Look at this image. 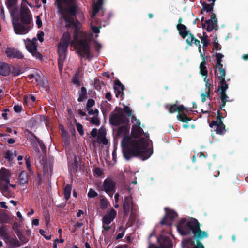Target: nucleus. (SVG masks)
<instances>
[{"instance_id":"1","label":"nucleus","mask_w":248,"mask_h":248,"mask_svg":"<svg viewBox=\"0 0 248 248\" xmlns=\"http://www.w3.org/2000/svg\"><path fill=\"white\" fill-rule=\"evenodd\" d=\"M56 5L59 13L65 22L66 26H73L75 28L74 39L71 45L76 52L83 57L89 58L90 47L87 36L81 30V24L75 20L76 6L75 0H56Z\"/></svg>"},{"instance_id":"2","label":"nucleus","mask_w":248,"mask_h":248,"mask_svg":"<svg viewBox=\"0 0 248 248\" xmlns=\"http://www.w3.org/2000/svg\"><path fill=\"white\" fill-rule=\"evenodd\" d=\"M128 118H131L134 125L132 128V136H125L121 141L124 156L127 160L132 156H139L143 160L147 159L153 153L152 150L147 148L151 141L149 135L142 132L139 120L131 115Z\"/></svg>"},{"instance_id":"3","label":"nucleus","mask_w":248,"mask_h":248,"mask_svg":"<svg viewBox=\"0 0 248 248\" xmlns=\"http://www.w3.org/2000/svg\"><path fill=\"white\" fill-rule=\"evenodd\" d=\"M200 224L195 218L182 219L177 225V229L182 235H187L192 232L196 238L203 239L208 237L207 232L200 228Z\"/></svg>"},{"instance_id":"4","label":"nucleus","mask_w":248,"mask_h":248,"mask_svg":"<svg viewBox=\"0 0 248 248\" xmlns=\"http://www.w3.org/2000/svg\"><path fill=\"white\" fill-rule=\"evenodd\" d=\"M21 21L22 23H17L15 19L12 20L14 31L17 34H25L30 31L29 25L31 22V13L27 7H23L21 12Z\"/></svg>"},{"instance_id":"5","label":"nucleus","mask_w":248,"mask_h":248,"mask_svg":"<svg viewBox=\"0 0 248 248\" xmlns=\"http://www.w3.org/2000/svg\"><path fill=\"white\" fill-rule=\"evenodd\" d=\"M70 42V34L68 32H64L58 46V66L60 71L62 70L63 62L66 56V51Z\"/></svg>"},{"instance_id":"6","label":"nucleus","mask_w":248,"mask_h":248,"mask_svg":"<svg viewBox=\"0 0 248 248\" xmlns=\"http://www.w3.org/2000/svg\"><path fill=\"white\" fill-rule=\"evenodd\" d=\"M131 115V109H120L110 116V122L114 125H118L124 124L127 120L128 117H130Z\"/></svg>"},{"instance_id":"7","label":"nucleus","mask_w":248,"mask_h":248,"mask_svg":"<svg viewBox=\"0 0 248 248\" xmlns=\"http://www.w3.org/2000/svg\"><path fill=\"white\" fill-rule=\"evenodd\" d=\"M30 79L35 78L36 82L40 87L46 91L49 89L48 81L45 77H44L41 71L39 70H35L33 73L28 76Z\"/></svg>"},{"instance_id":"8","label":"nucleus","mask_w":248,"mask_h":248,"mask_svg":"<svg viewBox=\"0 0 248 248\" xmlns=\"http://www.w3.org/2000/svg\"><path fill=\"white\" fill-rule=\"evenodd\" d=\"M24 42L26 48L32 56L36 59H40L41 55L37 50V39H27L24 40Z\"/></svg>"},{"instance_id":"9","label":"nucleus","mask_w":248,"mask_h":248,"mask_svg":"<svg viewBox=\"0 0 248 248\" xmlns=\"http://www.w3.org/2000/svg\"><path fill=\"white\" fill-rule=\"evenodd\" d=\"M10 176V172L7 169L2 168L0 170V186L4 195H6L9 188Z\"/></svg>"},{"instance_id":"10","label":"nucleus","mask_w":248,"mask_h":248,"mask_svg":"<svg viewBox=\"0 0 248 248\" xmlns=\"http://www.w3.org/2000/svg\"><path fill=\"white\" fill-rule=\"evenodd\" d=\"M0 237H2L5 242L10 247L18 246L19 242L15 238L11 237L8 233V229L5 226L0 227Z\"/></svg>"},{"instance_id":"11","label":"nucleus","mask_w":248,"mask_h":248,"mask_svg":"<svg viewBox=\"0 0 248 248\" xmlns=\"http://www.w3.org/2000/svg\"><path fill=\"white\" fill-rule=\"evenodd\" d=\"M221 113L220 110L218 109L217 111V120L216 121H212L209 124L210 127L212 128L215 127L216 129L215 130L216 133L220 135L223 134L225 131V126L221 121L223 117L221 115Z\"/></svg>"},{"instance_id":"12","label":"nucleus","mask_w":248,"mask_h":248,"mask_svg":"<svg viewBox=\"0 0 248 248\" xmlns=\"http://www.w3.org/2000/svg\"><path fill=\"white\" fill-rule=\"evenodd\" d=\"M210 19L207 20L202 24V28L207 31L210 32L213 30L217 29V19L214 13H212L210 16Z\"/></svg>"},{"instance_id":"13","label":"nucleus","mask_w":248,"mask_h":248,"mask_svg":"<svg viewBox=\"0 0 248 248\" xmlns=\"http://www.w3.org/2000/svg\"><path fill=\"white\" fill-rule=\"evenodd\" d=\"M116 216V211L113 209L105 215L103 218V228L104 229L108 230L110 228L109 224L113 220Z\"/></svg>"},{"instance_id":"14","label":"nucleus","mask_w":248,"mask_h":248,"mask_svg":"<svg viewBox=\"0 0 248 248\" xmlns=\"http://www.w3.org/2000/svg\"><path fill=\"white\" fill-rule=\"evenodd\" d=\"M166 216L161 221L162 224L171 225L173 220L177 216V214L173 210L165 208Z\"/></svg>"},{"instance_id":"15","label":"nucleus","mask_w":248,"mask_h":248,"mask_svg":"<svg viewBox=\"0 0 248 248\" xmlns=\"http://www.w3.org/2000/svg\"><path fill=\"white\" fill-rule=\"evenodd\" d=\"M220 85H219V89L220 92V94L221 95V98L223 104L222 105V107H225V103L226 101V98H227V96L225 94V92L227 90L228 87L225 79L220 80Z\"/></svg>"},{"instance_id":"16","label":"nucleus","mask_w":248,"mask_h":248,"mask_svg":"<svg viewBox=\"0 0 248 248\" xmlns=\"http://www.w3.org/2000/svg\"><path fill=\"white\" fill-rule=\"evenodd\" d=\"M115 187V183L112 179L109 178L106 179L103 184V189L105 192L109 193L114 191Z\"/></svg>"},{"instance_id":"17","label":"nucleus","mask_w":248,"mask_h":248,"mask_svg":"<svg viewBox=\"0 0 248 248\" xmlns=\"http://www.w3.org/2000/svg\"><path fill=\"white\" fill-rule=\"evenodd\" d=\"M184 248H204L202 243L199 241L195 244L194 241L191 239H186L182 242Z\"/></svg>"},{"instance_id":"18","label":"nucleus","mask_w":248,"mask_h":248,"mask_svg":"<svg viewBox=\"0 0 248 248\" xmlns=\"http://www.w3.org/2000/svg\"><path fill=\"white\" fill-rule=\"evenodd\" d=\"M124 212L125 214L133 212L134 205L133 204L132 198L130 196H128L125 198L124 201L123 203Z\"/></svg>"},{"instance_id":"19","label":"nucleus","mask_w":248,"mask_h":248,"mask_svg":"<svg viewBox=\"0 0 248 248\" xmlns=\"http://www.w3.org/2000/svg\"><path fill=\"white\" fill-rule=\"evenodd\" d=\"M5 54L7 57L10 58L20 59L23 57V54L19 51L12 48H7L5 50Z\"/></svg>"},{"instance_id":"20","label":"nucleus","mask_w":248,"mask_h":248,"mask_svg":"<svg viewBox=\"0 0 248 248\" xmlns=\"http://www.w3.org/2000/svg\"><path fill=\"white\" fill-rule=\"evenodd\" d=\"M158 241L160 245L161 248H172V242L168 237L161 236L158 238Z\"/></svg>"},{"instance_id":"21","label":"nucleus","mask_w":248,"mask_h":248,"mask_svg":"<svg viewBox=\"0 0 248 248\" xmlns=\"http://www.w3.org/2000/svg\"><path fill=\"white\" fill-rule=\"evenodd\" d=\"M124 88L121 83L118 81L116 80L114 86V89L116 93V97L117 98L122 97L123 96V91Z\"/></svg>"},{"instance_id":"22","label":"nucleus","mask_w":248,"mask_h":248,"mask_svg":"<svg viewBox=\"0 0 248 248\" xmlns=\"http://www.w3.org/2000/svg\"><path fill=\"white\" fill-rule=\"evenodd\" d=\"M184 109H169V113H173L177 111L178 110V115L177 118L179 120L182 121L183 122H187L190 119H189L186 114L185 113L184 111Z\"/></svg>"},{"instance_id":"23","label":"nucleus","mask_w":248,"mask_h":248,"mask_svg":"<svg viewBox=\"0 0 248 248\" xmlns=\"http://www.w3.org/2000/svg\"><path fill=\"white\" fill-rule=\"evenodd\" d=\"M106 129L103 127L100 128L97 136V142L101 143L104 145H107L108 143V140L106 138Z\"/></svg>"},{"instance_id":"24","label":"nucleus","mask_w":248,"mask_h":248,"mask_svg":"<svg viewBox=\"0 0 248 248\" xmlns=\"http://www.w3.org/2000/svg\"><path fill=\"white\" fill-rule=\"evenodd\" d=\"M11 71L10 66L5 62H0V74L3 76L8 75Z\"/></svg>"},{"instance_id":"25","label":"nucleus","mask_w":248,"mask_h":248,"mask_svg":"<svg viewBox=\"0 0 248 248\" xmlns=\"http://www.w3.org/2000/svg\"><path fill=\"white\" fill-rule=\"evenodd\" d=\"M223 65H221L219 66L216 65V68L215 73L216 76L218 77L219 80L225 79V71L222 68Z\"/></svg>"},{"instance_id":"26","label":"nucleus","mask_w":248,"mask_h":248,"mask_svg":"<svg viewBox=\"0 0 248 248\" xmlns=\"http://www.w3.org/2000/svg\"><path fill=\"white\" fill-rule=\"evenodd\" d=\"M103 4V0H98L96 3H94L92 5V13L91 14V17H94L96 14L99 10L101 5Z\"/></svg>"},{"instance_id":"27","label":"nucleus","mask_w":248,"mask_h":248,"mask_svg":"<svg viewBox=\"0 0 248 248\" xmlns=\"http://www.w3.org/2000/svg\"><path fill=\"white\" fill-rule=\"evenodd\" d=\"M204 81L205 82V87H206V93H202L201 95L202 101L204 102L206 100V97H208L209 96V93L210 92V83H209V80L208 79H207L206 77L204 78Z\"/></svg>"},{"instance_id":"28","label":"nucleus","mask_w":248,"mask_h":248,"mask_svg":"<svg viewBox=\"0 0 248 248\" xmlns=\"http://www.w3.org/2000/svg\"><path fill=\"white\" fill-rule=\"evenodd\" d=\"M177 27L180 35L183 38H186L189 33V31L187 30L186 27L183 24H179Z\"/></svg>"},{"instance_id":"29","label":"nucleus","mask_w":248,"mask_h":248,"mask_svg":"<svg viewBox=\"0 0 248 248\" xmlns=\"http://www.w3.org/2000/svg\"><path fill=\"white\" fill-rule=\"evenodd\" d=\"M16 3V0H8L7 2V6L12 16H14Z\"/></svg>"},{"instance_id":"30","label":"nucleus","mask_w":248,"mask_h":248,"mask_svg":"<svg viewBox=\"0 0 248 248\" xmlns=\"http://www.w3.org/2000/svg\"><path fill=\"white\" fill-rule=\"evenodd\" d=\"M17 155L16 151H7L5 153V157L9 161H12Z\"/></svg>"},{"instance_id":"31","label":"nucleus","mask_w":248,"mask_h":248,"mask_svg":"<svg viewBox=\"0 0 248 248\" xmlns=\"http://www.w3.org/2000/svg\"><path fill=\"white\" fill-rule=\"evenodd\" d=\"M19 182L20 184H24L28 182V175L27 173L23 171L19 176Z\"/></svg>"},{"instance_id":"32","label":"nucleus","mask_w":248,"mask_h":248,"mask_svg":"<svg viewBox=\"0 0 248 248\" xmlns=\"http://www.w3.org/2000/svg\"><path fill=\"white\" fill-rule=\"evenodd\" d=\"M86 98V90L84 87H82L79 93L78 101L79 102L83 101Z\"/></svg>"},{"instance_id":"33","label":"nucleus","mask_w":248,"mask_h":248,"mask_svg":"<svg viewBox=\"0 0 248 248\" xmlns=\"http://www.w3.org/2000/svg\"><path fill=\"white\" fill-rule=\"evenodd\" d=\"M72 82L77 86L80 85L79 75L78 73H76L72 78Z\"/></svg>"},{"instance_id":"34","label":"nucleus","mask_w":248,"mask_h":248,"mask_svg":"<svg viewBox=\"0 0 248 248\" xmlns=\"http://www.w3.org/2000/svg\"><path fill=\"white\" fill-rule=\"evenodd\" d=\"M71 190V186L69 185H67L64 188V197L66 200H68L70 196Z\"/></svg>"},{"instance_id":"35","label":"nucleus","mask_w":248,"mask_h":248,"mask_svg":"<svg viewBox=\"0 0 248 248\" xmlns=\"http://www.w3.org/2000/svg\"><path fill=\"white\" fill-rule=\"evenodd\" d=\"M186 42L189 45H191L193 43L194 44L195 40H198L197 39H195L193 35L191 34L190 32L187 34V36L186 37Z\"/></svg>"},{"instance_id":"36","label":"nucleus","mask_w":248,"mask_h":248,"mask_svg":"<svg viewBox=\"0 0 248 248\" xmlns=\"http://www.w3.org/2000/svg\"><path fill=\"white\" fill-rule=\"evenodd\" d=\"M201 39L203 46H207L208 45L209 41L208 40V35L205 33L203 32V36L201 37Z\"/></svg>"},{"instance_id":"37","label":"nucleus","mask_w":248,"mask_h":248,"mask_svg":"<svg viewBox=\"0 0 248 248\" xmlns=\"http://www.w3.org/2000/svg\"><path fill=\"white\" fill-rule=\"evenodd\" d=\"M200 73L203 76H206L207 74V71L206 70V66L205 65V62H202L200 66Z\"/></svg>"},{"instance_id":"38","label":"nucleus","mask_w":248,"mask_h":248,"mask_svg":"<svg viewBox=\"0 0 248 248\" xmlns=\"http://www.w3.org/2000/svg\"><path fill=\"white\" fill-rule=\"evenodd\" d=\"M15 232L16 234L17 235L18 238L20 240V241L22 242L25 243L27 242V238L23 236V234L19 230L17 229Z\"/></svg>"},{"instance_id":"39","label":"nucleus","mask_w":248,"mask_h":248,"mask_svg":"<svg viewBox=\"0 0 248 248\" xmlns=\"http://www.w3.org/2000/svg\"><path fill=\"white\" fill-rule=\"evenodd\" d=\"M216 59H217V62L216 65L219 66V65H222L221 64V62H222L221 59L223 58V57H224L223 55H222L221 53H216Z\"/></svg>"},{"instance_id":"40","label":"nucleus","mask_w":248,"mask_h":248,"mask_svg":"<svg viewBox=\"0 0 248 248\" xmlns=\"http://www.w3.org/2000/svg\"><path fill=\"white\" fill-rule=\"evenodd\" d=\"M168 108H185L182 105H180L176 102L175 104L173 105H168L166 106Z\"/></svg>"},{"instance_id":"41","label":"nucleus","mask_w":248,"mask_h":248,"mask_svg":"<svg viewBox=\"0 0 248 248\" xmlns=\"http://www.w3.org/2000/svg\"><path fill=\"white\" fill-rule=\"evenodd\" d=\"M75 121L76 123V127H77V129L78 131V132L79 133V134L81 135H83L84 134V131H83L82 125L80 123L77 122L76 120H75Z\"/></svg>"},{"instance_id":"42","label":"nucleus","mask_w":248,"mask_h":248,"mask_svg":"<svg viewBox=\"0 0 248 248\" xmlns=\"http://www.w3.org/2000/svg\"><path fill=\"white\" fill-rule=\"evenodd\" d=\"M213 8V3L212 4H204L203 5V10L204 11L209 12L212 10Z\"/></svg>"},{"instance_id":"43","label":"nucleus","mask_w":248,"mask_h":248,"mask_svg":"<svg viewBox=\"0 0 248 248\" xmlns=\"http://www.w3.org/2000/svg\"><path fill=\"white\" fill-rule=\"evenodd\" d=\"M91 119L92 123L95 125H98L99 124V121L97 116H93L89 118Z\"/></svg>"},{"instance_id":"44","label":"nucleus","mask_w":248,"mask_h":248,"mask_svg":"<svg viewBox=\"0 0 248 248\" xmlns=\"http://www.w3.org/2000/svg\"><path fill=\"white\" fill-rule=\"evenodd\" d=\"M98 194L94 190L90 189L88 193V196L90 198H93L97 196Z\"/></svg>"},{"instance_id":"45","label":"nucleus","mask_w":248,"mask_h":248,"mask_svg":"<svg viewBox=\"0 0 248 248\" xmlns=\"http://www.w3.org/2000/svg\"><path fill=\"white\" fill-rule=\"evenodd\" d=\"M108 202L106 200L102 199L100 200V206L102 208L105 209L107 208Z\"/></svg>"},{"instance_id":"46","label":"nucleus","mask_w":248,"mask_h":248,"mask_svg":"<svg viewBox=\"0 0 248 248\" xmlns=\"http://www.w3.org/2000/svg\"><path fill=\"white\" fill-rule=\"evenodd\" d=\"M35 139L36 140V141L38 142V144H39L41 148L42 149L43 151H45L46 150V147L43 144V143L40 141L36 137H34Z\"/></svg>"},{"instance_id":"47","label":"nucleus","mask_w":248,"mask_h":248,"mask_svg":"<svg viewBox=\"0 0 248 248\" xmlns=\"http://www.w3.org/2000/svg\"><path fill=\"white\" fill-rule=\"evenodd\" d=\"M88 113L89 115H94V116H97L98 113L97 109H88Z\"/></svg>"},{"instance_id":"48","label":"nucleus","mask_w":248,"mask_h":248,"mask_svg":"<svg viewBox=\"0 0 248 248\" xmlns=\"http://www.w3.org/2000/svg\"><path fill=\"white\" fill-rule=\"evenodd\" d=\"M44 33L43 31L39 32L37 35L38 40L41 42H43L44 40Z\"/></svg>"},{"instance_id":"49","label":"nucleus","mask_w":248,"mask_h":248,"mask_svg":"<svg viewBox=\"0 0 248 248\" xmlns=\"http://www.w3.org/2000/svg\"><path fill=\"white\" fill-rule=\"evenodd\" d=\"M94 172L95 174L98 176H100L103 174L102 170L98 168H96L95 169Z\"/></svg>"},{"instance_id":"50","label":"nucleus","mask_w":248,"mask_h":248,"mask_svg":"<svg viewBox=\"0 0 248 248\" xmlns=\"http://www.w3.org/2000/svg\"><path fill=\"white\" fill-rule=\"evenodd\" d=\"M94 101L93 99H89L87 103V106L88 108H91L94 105Z\"/></svg>"},{"instance_id":"51","label":"nucleus","mask_w":248,"mask_h":248,"mask_svg":"<svg viewBox=\"0 0 248 248\" xmlns=\"http://www.w3.org/2000/svg\"><path fill=\"white\" fill-rule=\"evenodd\" d=\"M64 241L63 239H60V240H58V239H56L54 241V242H53V248H57V244L58 243H63Z\"/></svg>"},{"instance_id":"52","label":"nucleus","mask_w":248,"mask_h":248,"mask_svg":"<svg viewBox=\"0 0 248 248\" xmlns=\"http://www.w3.org/2000/svg\"><path fill=\"white\" fill-rule=\"evenodd\" d=\"M40 233L43 235L46 239L47 240H49L51 239V236L50 235L49 236H47L45 234V231L42 229H40L39 230Z\"/></svg>"},{"instance_id":"53","label":"nucleus","mask_w":248,"mask_h":248,"mask_svg":"<svg viewBox=\"0 0 248 248\" xmlns=\"http://www.w3.org/2000/svg\"><path fill=\"white\" fill-rule=\"evenodd\" d=\"M200 42L199 40H195V41L194 44L199 46V47H198L199 52L201 53V55L202 56V51H201V45H200Z\"/></svg>"},{"instance_id":"54","label":"nucleus","mask_w":248,"mask_h":248,"mask_svg":"<svg viewBox=\"0 0 248 248\" xmlns=\"http://www.w3.org/2000/svg\"><path fill=\"white\" fill-rule=\"evenodd\" d=\"M62 135L63 138L67 139L68 138V134L63 129H62Z\"/></svg>"},{"instance_id":"55","label":"nucleus","mask_w":248,"mask_h":248,"mask_svg":"<svg viewBox=\"0 0 248 248\" xmlns=\"http://www.w3.org/2000/svg\"><path fill=\"white\" fill-rule=\"evenodd\" d=\"M214 49L216 50H218L221 49V46L218 43H216L213 44Z\"/></svg>"},{"instance_id":"56","label":"nucleus","mask_w":248,"mask_h":248,"mask_svg":"<svg viewBox=\"0 0 248 248\" xmlns=\"http://www.w3.org/2000/svg\"><path fill=\"white\" fill-rule=\"evenodd\" d=\"M36 24L37 25L38 28H40L42 25V21L39 16H37Z\"/></svg>"},{"instance_id":"57","label":"nucleus","mask_w":248,"mask_h":248,"mask_svg":"<svg viewBox=\"0 0 248 248\" xmlns=\"http://www.w3.org/2000/svg\"><path fill=\"white\" fill-rule=\"evenodd\" d=\"M91 28H92V30L93 31V32L94 33H99L100 31H99V28H98V27H96L94 26H93L92 25L91 26Z\"/></svg>"},{"instance_id":"58","label":"nucleus","mask_w":248,"mask_h":248,"mask_svg":"<svg viewBox=\"0 0 248 248\" xmlns=\"http://www.w3.org/2000/svg\"><path fill=\"white\" fill-rule=\"evenodd\" d=\"M8 112H9V109H5V111L2 114V116L3 118L5 120L8 119Z\"/></svg>"},{"instance_id":"59","label":"nucleus","mask_w":248,"mask_h":248,"mask_svg":"<svg viewBox=\"0 0 248 248\" xmlns=\"http://www.w3.org/2000/svg\"><path fill=\"white\" fill-rule=\"evenodd\" d=\"M97 129L96 128H94V129H92V130L91 132V135L94 138L97 135Z\"/></svg>"},{"instance_id":"60","label":"nucleus","mask_w":248,"mask_h":248,"mask_svg":"<svg viewBox=\"0 0 248 248\" xmlns=\"http://www.w3.org/2000/svg\"><path fill=\"white\" fill-rule=\"evenodd\" d=\"M95 47L96 48V49L97 50V51H99V49L101 48V45L98 42H96L95 43Z\"/></svg>"},{"instance_id":"61","label":"nucleus","mask_w":248,"mask_h":248,"mask_svg":"<svg viewBox=\"0 0 248 248\" xmlns=\"http://www.w3.org/2000/svg\"><path fill=\"white\" fill-rule=\"evenodd\" d=\"M31 99V103L34 102L35 100V97L33 95H29L28 98L26 99Z\"/></svg>"},{"instance_id":"62","label":"nucleus","mask_w":248,"mask_h":248,"mask_svg":"<svg viewBox=\"0 0 248 248\" xmlns=\"http://www.w3.org/2000/svg\"><path fill=\"white\" fill-rule=\"evenodd\" d=\"M28 95H27L24 97V102L27 105L31 104V99H26L28 98Z\"/></svg>"},{"instance_id":"63","label":"nucleus","mask_w":248,"mask_h":248,"mask_svg":"<svg viewBox=\"0 0 248 248\" xmlns=\"http://www.w3.org/2000/svg\"><path fill=\"white\" fill-rule=\"evenodd\" d=\"M83 225V223L82 222H77L74 225V228L76 229L77 228H79Z\"/></svg>"},{"instance_id":"64","label":"nucleus","mask_w":248,"mask_h":248,"mask_svg":"<svg viewBox=\"0 0 248 248\" xmlns=\"http://www.w3.org/2000/svg\"><path fill=\"white\" fill-rule=\"evenodd\" d=\"M26 165H27V168H28V169L29 170H31V162L29 160V159L28 158H26Z\"/></svg>"}]
</instances>
